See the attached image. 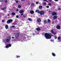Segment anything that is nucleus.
Listing matches in <instances>:
<instances>
[{"label": "nucleus", "mask_w": 61, "mask_h": 61, "mask_svg": "<svg viewBox=\"0 0 61 61\" xmlns=\"http://www.w3.org/2000/svg\"><path fill=\"white\" fill-rule=\"evenodd\" d=\"M5 13H6V12H5Z\"/></svg>", "instance_id": "nucleus-53"}, {"label": "nucleus", "mask_w": 61, "mask_h": 61, "mask_svg": "<svg viewBox=\"0 0 61 61\" xmlns=\"http://www.w3.org/2000/svg\"><path fill=\"white\" fill-rule=\"evenodd\" d=\"M36 5H37L38 4H39V2H38L36 1Z\"/></svg>", "instance_id": "nucleus-33"}, {"label": "nucleus", "mask_w": 61, "mask_h": 61, "mask_svg": "<svg viewBox=\"0 0 61 61\" xmlns=\"http://www.w3.org/2000/svg\"><path fill=\"white\" fill-rule=\"evenodd\" d=\"M52 56H56V55L54 53L52 52Z\"/></svg>", "instance_id": "nucleus-16"}, {"label": "nucleus", "mask_w": 61, "mask_h": 61, "mask_svg": "<svg viewBox=\"0 0 61 61\" xmlns=\"http://www.w3.org/2000/svg\"><path fill=\"white\" fill-rule=\"evenodd\" d=\"M19 13L20 14H20L21 15H24V13H24V10H20Z\"/></svg>", "instance_id": "nucleus-3"}, {"label": "nucleus", "mask_w": 61, "mask_h": 61, "mask_svg": "<svg viewBox=\"0 0 61 61\" xmlns=\"http://www.w3.org/2000/svg\"><path fill=\"white\" fill-rule=\"evenodd\" d=\"M18 7L19 8H21V6L20 5H19L18 6Z\"/></svg>", "instance_id": "nucleus-24"}, {"label": "nucleus", "mask_w": 61, "mask_h": 61, "mask_svg": "<svg viewBox=\"0 0 61 61\" xmlns=\"http://www.w3.org/2000/svg\"><path fill=\"white\" fill-rule=\"evenodd\" d=\"M28 19L30 21H32V20L30 18H28Z\"/></svg>", "instance_id": "nucleus-23"}, {"label": "nucleus", "mask_w": 61, "mask_h": 61, "mask_svg": "<svg viewBox=\"0 0 61 61\" xmlns=\"http://www.w3.org/2000/svg\"><path fill=\"white\" fill-rule=\"evenodd\" d=\"M8 16H9V14H8Z\"/></svg>", "instance_id": "nucleus-51"}, {"label": "nucleus", "mask_w": 61, "mask_h": 61, "mask_svg": "<svg viewBox=\"0 0 61 61\" xmlns=\"http://www.w3.org/2000/svg\"><path fill=\"white\" fill-rule=\"evenodd\" d=\"M41 21V19H39L37 20V22L38 23H40Z\"/></svg>", "instance_id": "nucleus-8"}, {"label": "nucleus", "mask_w": 61, "mask_h": 61, "mask_svg": "<svg viewBox=\"0 0 61 61\" xmlns=\"http://www.w3.org/2000/svg\"><path fill=\"white\" fill-rule=\"evenodd\" d=\"M28 5H30V3H29L28 4Z\"/></svg>", "instance_id": "nucleus-49"}, {"label": "nucleus", "mask_w": 61, "mask_h": 61, "mask_svg": "<svg viewBox=\"0 0 61 61\" xmlns=\"http://www.w3.org/2000/svg\"><path fill=\"white\" fill-rule=\"evenodd\" d=\"M4 2H5V3H7L8 2L7 0H5L4 1Z\"/></svg>", "instance_id": "nucleus-32"}, {"label": "nucleus", "mask_w": 61, "mask_h": 61, "mask_svg": "<svg viewBox=\"0 0 61 61\" xmlns=\"http://www.w3.org/2000/svg\"><path fill=\"white\" fill-rule=\"evenodd\" d=\"M31 5L34 6L35 5V4L34 3H32L31 4Z\"/></svg>", "instance_id": "nucleus-27"}, {"label": "nucleus", "mask_w": 61, "mask_h": 61, "mask_svg": "<svg viewBox=\"0 0 61 61\" xmlns=\"http://www.w3.org/2000/svg\"><path fill=\"white\" fill-rule=\"evenodd\" d=\"M15 1H16V0H15Z\"/></svg>", "instance_id": "nucleus-54"}, {"label": "nucleus", "mask_w": 61, "mask_h": 61, "mask_svg": "<svg viewBox=\"0 0 61 61\" xmlns=\"http://www.w3.org/2000/svg\"><path fill=\"white\" fill-rule=\"evenodd\" d=\"M52 23H54V22H52Z\"/></svg>", "instance_id": "nucleus-52"}, {"label": "nucleus", "mask_w": 61, "mask_h": 61, "mask_svg": "<svg viewBox=\"0 0 61 61\" xmlns=\"http://www.w3.org/2000/svg\"><path fill=\"white\" fill-rule=\"evenodd\" d=\"M16 57H17V58H19V57H20V56H16Z\"/></svg>", "instance_id": "nucleus-26"}, {"label": "nucleus", "mask_w": 61, "mask_h": 61, "mask_svg": "<svg viewBox=\"0 0 61 61\" xmlns=\"http://www.w3.org/2000/svg\"><path fill=\"white\" fill-rule=\"evenodd\" d=\"M43 4L44 5H46V3H44Z\"/></svg>", "instance_id": "nucleus-30"}, {"label": "nucleus", "mask_w": 61, "mask_h": 61, "mask_svg": "<svg viewBox=\"0 0 61 61\" xmlns=\"http://www.w3.org/2000/svg\"><path fill=\"white\" fill-rule=\"evenodd\" d=\"M15 2L16 3H18V0H16Z\"/></svg>", "instance_id": "nucleus-37"}, {"label": "nucleus", "mask_w": 61, "mask_h": 61, "mask_svg": "<svg viewBox=\"0 0 61 61\" xmlns=\"http://www.w3.org/2000/svg\"><path fill=\"white\" fill-rule=\"evenodd\" d=\"M51 33H46L44 34L45 37L46 39H51L52 37Z\"/></svg>", "instance_id": "nucleus-1"}, {"label": "nucleus", "mask_w": 61, "mask_h": 61, "mask_svg": "<svg viewBox=\"0 0 61 61\" xmlns=\"http://www.w3.org/2000/svg\"><path fill=\"white\" fill-rule=\"evenodd\" d=\"M60 28H61V27H60V26L59 25H58L57 26V28L58 29H59Z\"/></svg>", "instance_id": "nucleus-11"}, {"label": "nucleus", "mask_w": 61, "mask_h": 61, "mask_svg": "<svg viewBox=\"0 0 61 61\" xmlns=\"http://www.w3.org/2000/svg\"><path fill=\"white\" fill-rule=\"evenodd\" d=\"M23 17H24V18H26V16L25 15H23Z\"/></svg>", "instance_id": "nucleus-36"}, {"label": "nucleus", "mask_w": 61, "mask_h": 61, "mask_svg": "<svg viewBox=\"0 0 61 61\" xmlns=\"http://www.w3.org/2000/svg\"><path fill=\"white\" fill-rule=\"evenodd\" d=\"M19 34L18 33L16 34V35L15 36V37L17 38L18 37H19Z\"/></svg>", "instance_id": "nucleus-6"}, {"label": "nucleus", "mask_w": 61, "mask_h": 61, "mask_svg": "<svg viewBox=\"0 0 61 61\" xmlns=\"http://www.w3.org/2000/svg\"><path fill=\"white\" fill-rule=\"evenodd\" d=\"M16 18H18L19 17V16L18 15H17L16 16Z\"/></svg>", "instance_id": "nucleus-41"}, {"label": "nucleus", "mask_w": 61, "mask_h": 61, "mask_svg": "<svg viewBox=\"0 0 61 61\" xmlns=\"http://www.w3.org/2000/svg\"><path fill=\"white\" fill-rule=\"evenodd\" d=\"M48 5H49L50 6H51V4H48Z\"/></svg>", "instance_id": "nucleus-39"}, {"label": "nucleus", "mask_w": 61, "mask_h": 61, "mask_svg": "<svg viewBox=\"0 0 61 61\" xmlns=\"http://www.w3.org/2000/svg\"><path fill=\"white\" fill-rule=\"evenodd\" d=\"M5 47L6 48H8L9 47V46L8 44H7V45Z\"/></svg>", "instance_id": "nucleus-21"}, {"label": "nucleus", "mask_w": 61, "mask_h": 61, "mask_svg": "<svg viewBox=\"0 0 61 61\" xmlns=\"http://www.w3.org/2000/svg\"><path fill=\"white\" fill-rule=\"evenodd\" d=\"M61 39V37H58V40H60Z\"/></svg>", "instance_id": "nucleus-19"}, {"label": "nucleus", "mask_w": 61, "mask_h": 61, "mask_svg": "<svg viewBox=\"0 0 61 61\" xmlns=\"http://www.w3.org/2000/svg\"><path fill=\"white\" fill-rule=\"evenodd\" d=\"M25 0H21V1H24Z\"/></svg>", "instance_id": "nucleus-48"}, {"label": "nucleus", "mask_w": 61, "mask_h": 61, "mask_svg": "<svg viewBox=\"0 0 61 61\" xmlns=\"http://www.w3.org/2000/svg\"><path fill=\"white\" fill-rule=\"evenodd\" d=\"M53 18L54 19H56L57 18V16H54L53 17Z\"/></svg>", "instance_id": "nucleus-10"}, {"label": "nucleus", "mask_w": 61, "mask_h": 61, "mask_svg": "<svg viewBox=\"0 0 61 61\" xmlns=\"http://www.w3.org/2000/svg\"><path fill=\"white\" fill-rule=\"evenodd\" d=\"M16 11H18V9H17L16 10Z\"/></svg>", "instance_id": "nucleus-46"}, {"label": "nucleus", "mask_w": 61, "mask_h": 61, "mask_svg": "<svg viewBox=\"0 0 61 61\" xmlns=\"http://www.w3.org/2000/svg\"><path fill=\"white\" fill-rule=\"evenodd\" d=\"M55 1H56V2H57L58 1V0H55Z\"/></svg>", "instance_id": "nucleus-43"}, {"label": "nucleus", "mask_w": 61, "mask_h": 61, "mask_svg": "<svg viewBox=\"0 0 61 61\" xmlns=\"http://www.w3.org/2000/svg\"><path fill=\"white\" fill-rule=\"evenodd\" d=\"M14 24H15V23H14Z\"/></svg>", "instance_id": "nucleus-55"}, {"label": "nucleus", "mask_w": 61, "mask_h": 61, "mask_svg": "<svg viewBox=\"0 0 61 61\" xmlns=\"http://www.w3.org/2000/svg\"><path fill=\"white\" fill-rule=\"evenodd\" d=\"M6 8V7H3V8H2L1 9V10H3L4 9H5Z\"/></svg>", "instance_id": "nucleus-17"}, {"label": "nucleus", "mask_w": 61, "mask_h": 61, "mask_svg": "<svg viewBox=\"0 0 61 61\" xmlns=\"http://www.w3.org/2000/svg\"><path fill=\"white\" fill-rule=\"evenodd\" d=\"M50 2H52V0H49Z\"/></svg>", "instance_id": "nucleus-47"}, {"label": "nucleus", "mask_w": 61, "mask_h": 61, "mask_svg": "<svg viewBox=\"0 0 61 61\" xmlns=\"http://www.w3.org/2000/svg\"><path fill=\"white\" fill-rule=\"evenodd\" d=\"M52 15L53 16H54V15H57V13L56 12H53L52 13Z\"/></svg>", "instance_id": "nucleus-4"}, {"label": "nucleus", "mask_w": 61, "mask_h": 61, "mask_svg": "<svg viewBox=\"0 0 61 61\" xmlns=\"http://www.w3.org/2000/svg\"><path fill=\"white\" fill-rule=\"evenodd\" d=\"M8 45L9 47H11V45L10 44H8Z\"/></svg>", "instance_id": "nucleus-28"}, {"label": "nucleus", "mask_w": 61, "mask_h": 61, "mask_svg": "<svg viewBox=\"0 0 61 61\" xmlns=\"http://www.w3.org/2000/svg\"><path fill=\"white\" fill-rule=\"evenodd\" d=\"M46 7L47 8H49V6L48 5V6H47Z\"/></svg>", "instance_id": "nucleus-42"}, {"label": "nucleus", "mask_w": 61, "mask_h": 61, "mask_svg": "<svg viewBox=\"0 0 61 61\" xmlns=\"http://www.w3.org/2000/svg\"><path fill=\"white\" fill-rule=\"evenodd\" d=\"M42 7H42V6L41 5L39 6V9H42Z\"/></svg>", "instance_id": "nucleus-15"}, {"label": "nucleus", "mask_w": 61, "mask_h": 61, "mask_svg": "<svg viewBox=\"0 0 61 61\" xmlns=\"http://www.w3.org/2000/svg\"><path fill=\"white\" fill-rule=\"evenodd\" d=\"M48 22V23H50L51 22V20L50 19H48L47 20Z\"/></svg>", "instance_id": "nucleus-22"}, {"label": "nucleus", "mask_w": 61, "mask_h": 61, "mask_svg": "<svg viewBox=\"0 0 61 61\" xmlns=\"http://www.w3.org/2000/svg\"><path fill=\"white\" fill-rule=\"evenodd\" d=\"M10 41V40H9V39H7L6 40V42H9Z\"/></svg>", "instance_id": "nucleus-18"}, {"label": "nucleus", "mask_w": 61, "mask_h": 61, "mask_svg": "<svg viewBox=\"0 0 61 61\" xmlns=\"http://www.w3.org/2000/svg\"><path fill=\"white\" fill-rule=\"evenodd\" d=\"M49 12L50 13V12H51V11H49Z\"/></svg>", "instance_id": "nucleus-50"}, {"label": "nucleus", "mask_w": 61, "mask_h": 61, "mask_svg": "<svg viewBox=\"0 0 61 61\" xmlns=\"http://www.w3.org/2000/svg\"><path fill=\"white\" fill-rule=\"evenodd\" d=\"M11 27L12 28H15V26L13 25L11 26Z\"/></svg>", "instance_id": "nucleus-31"}, {"label": "nucleus", "mask_w": 61, "mask_h": 61, "mask_svg": "<svg viewBox=\"0 0 61 61\" xmlns=\"http://www.w3.org/2000/svg\"><path fill=\"white\" fill-rule=\"evenodd\" d=\"M40 13L41 15H43L44 14V11H40Z\"/></svg>", "instance_id": "nucleus-5"}, {"label": "nucleus", "mask_w": 61, "mask_h": 61, "mask_svg": "<svg viewBox=\"0 0 61 61\" xmlns=\"http://www.w3.org/2000/svg\"><path fill=\"white\" fill-rule=\"evenodd\" d=\"M40 12L39 10H37L35 11L36 13H37L38 14H40Z\"/></svg>", "instance_id": "nucleus-9"}, {"label": "nucleus", "mask_w": 61, "mask_h": 61, "mask_svg": "<svg viewBox=\"0 0 61 61\" xmlns=\"http://www.w3.org/2000/svg\"><path fill=\"white\" fill-rule=\"evenodd\" d=\"M5 28L6 29H8V25H5Z\"/></svg>", "instance_id": "nucleus-13"}, {"label": "nucleus", "mask_w": 61, "mask_h": 61, "mask_svg": "<svg viewBox=\"0 0 61 61\" xmlns=\"http://www.w3.org/2000/svg\"><path fill=\"white\" fill-rule=\"evenodd\" d=\"M12 39H13L14 38H15V37H12Z\"/></svg>", "instance_id": "nucleus-45"}, {"label": "nucleus", "mask_w": 61, "mask_h": 61, "mask_svg": "<svg viewBox=\"0 0 61 61\" xmlns=\"http://www.w3.org/2000/svg\"><path fill=\"white\" fill-rule=\"evenodd\" d=\"M54 38L55 39H57V36H54Z\"/></svg>", "instance_id": "nucleus-29"}, {"label": "nucleus", "mask_w": 61, "mask_h": 61, "mask_svg": "<svg viewBox=\"0 0 61 61\" xmlns=\"http://www.w3.org/2000/svg\"><path fill=\"white\" fill-rule=\"evenodd\" d=\"M58 10H61V8H59L58 9Z\"/></svg>", "instance_id": "nucleus-40"}, {"label": "nucleus", "mask_w": 61, "mask_h": 61, "mask_svg": "<svg viewBox=\"0 0 61 61\" xmlns=\"http://www.w3.org/2000/svg\"><path fill=\"white\" fill-rule=\"evenodd\" d=\"M51 33H52L53 34V33H54V30H51Z\"/></svg>", "instance_id": "nucleus-25"}, {"label": "nucleus", "mask_w": 61, "mask_h": 61, "mask_svg": "<svg viewBox=\"0 0 61 61\" xmlns=\"http://www.w3.org/2000/svg\"><path fill=\"white\" fill-rule=\"evenodd\" d=\"M31 14H34V11L33 10H30V11Z\"/></svg>", "instance_id": "nucleus-7"}, {"label": "nucleus", "mask_w": 61, "mask_h": 61, "mask_svg": "<svg viewBox=\"0 0 61 61\" xmlns=\"http://www.w3.org/2000/svg\"><path fill=\"white\" fill-rule=\"evenodd\" d=\"M43 1H46V2H48V1L46 0H43Z\"/></svg>", "instance_id": "nucleus-38"}, {"label": "nucleus", "mask_w": 61, "mask_h": 61, "mask_svg": "<svg viewBox=\"0 0 61 61\" xmlns=\"http://www.w3.org/2000/svg\"><path fill=\"white\" fill-rule=\"evenodd\" d=\"M32 35L33 36H35V34L34 33H33V34Z\"/></svg>", "instance_id": "nucleus-44"}, {"label": "nucleus", "mask_w": 61, "mask_h": 61, "mask_svg": "<svg viewBox=\"0 0 61 61\" xmlns=\"http://www.w3.org/2000/svg\"><path fill=\"white\" fill-rule=\"evenodd\" d=\"M52 34H54V35H56V33L55 32H53V33Z\"/></svg>", "instance_id": "nucleus-34"}, {"label": "nucleus", "mask_w": 61, "mask_h": 61, "mask_svg": "<svg viewBox=\"0 0 61 61\" xmlns=\"http://www.w3.org/2000/svg\"><path fill=\"white\" fill-rule=\"evenodd\" d=\"M5 22V20H2V23H4V22Z\"/></svg>", "instance_id": "nucleus-35"}, {"label": "nucleus", "mask_w": 61, "mask_h": 61, "mask_svg": "<svg viewBox=\"0 0 61 61\" xmlns=\"http://www.w3.org/2000/svg\"><path fill=\"white\" fill-rule=\"evenodd\" d=\"M44 23L45 24H47V21H46V20H44Z\"/></svg>", "instance_id": "nucleus-14"}, {"label": "nucleus", "mask_w": 61, "mask_h": 61, "mask_svg": "<svg viewBox=\"0 0 61 61\" xmlns=\"http://www.w3.org/2000/svg\"><path fill=\"white\" fill-rule=\"evenodd\" d=\"M36 30L37 31H40L41 30V29L39 28H36Z\"/></svg>", "instance_id": "nucleus-12"}, {"label": "nucleus", "mask_w": 61, "mask_h": 61, "mask_svg": "<svg viewBox=\"0 0 61 61\" xmlns=\"http://www.w3.org/2000/svg\"><path fill=\"white\" fill-rule=\"evenodd\" d=\"M12 15H15V13L14 12H12Z\"/></svg>", "instance_id": "nucleus-20"}, {"label": "nucleus", "mask_w": 61, "mask_h": 61, "mask_svg": "<svg viewBox=\"0 0 61 61\" xmlns=\"http://www.w3.org/2000/svg\"><path fill=\"white\" fill-rule=\"evenodd\" d=\"M13 22V20L11 19L8 20L7 21V23L8 24H11Z\"/></svg>", "instance_id": "nucleus-2"}]
</instances>
